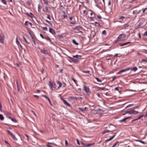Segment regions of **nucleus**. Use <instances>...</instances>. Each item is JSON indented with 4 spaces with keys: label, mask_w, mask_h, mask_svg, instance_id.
I'll use <instances>...</instances> for the list:
<instances>
[{
    "label": "nucleus",
    "mask_w": 147,
    "mask_h": 147,
    "mask_svg": "<svg viewBox=\"0 0 147 147\" xmlns=\"http://www.w3.org/2000/svg\"><path fill=\"white\" fill-rule=\"evenodd\" d=\"M10 123L11 125L16 126L18 125V121L15 118L11 117L10 116Z\"/></svg>",
    "instance_id": "1"
},
{
    "label": "nucleus",
    "mask_w": 147,
    "mask_h": 147,
    "mask_svg": "<svg viewBox=\"0 0 147 147\" xmlns=\"http://www.w3.org/2000/svg\"><path fill=\"white\" fill-rule=\"evenodd\" d=\"M126 35L124 34H120L117 38V41H122L124 40V39ZM115 42H117V40L115 41Z\"/></svg>",
    "instance_id": "2"
},
{
    "label": "nucleus",
    "mask_w": 147,
    "mask_h": 147,
    "mask_svg": "<svg viewBox=\"0 0 147 147\" xmlns=\"http://www.w3.org/2000/svg\"><path fill=\"white\" fill-rule=\"evenodd\" d=\"M131 69V67H129L128 68H126L124 69H123V70H121L117 73V74H121V73H122L128 70H130Z\"/></svg>",
    "instance_id": "3"
},
{
    "label": "nucleus",
    "mask_w": 147,
    "mask_h": 147,
    "mask_svg": "<svg viewBox=\"0 0 147 147\" xmlns=\"http://www.w3.org/2000/svg\"><path fill=\"white\" fill-rule=\"evenodd\" d=\"M84 90L88 94H90L91 92H90V89L88 87H87L85 85H84Z\"/></svg>",
    "instance_id": "4"
},
{
    "label": "nucleus",
    "mask_w": 147,
    "mask_h": 147,
    "mask_svg": "<svg viewBox=\"0 0 147 147\" xmlns=\"http://www.w3.org/2000/svg\"><path fill=\"white\" fill-rule=\"evenodd\" d=\"M10 135L11 136L12 138V139L13 140L15 141L17 140V138L16 137L15 134H13L10 131Z\"/></svg>",
    "instance_id": "5"
},
{
    "label": "nucleus",
    "mask_w": 147,
    "mask_h": 147,
    "mask_svg": "<svg viewBox=\"0 0 147 147\" xmlns=\"http://www.w3.org/2000/svg\"><path fill=\"white\" fill-rule=\"evenodd\" d=\"M49 85L50 87L52 89L53 88H56V85L54 83H52L51 82L49 81Z\"/></svg>",
    "instance_id": "6"
},
{
    "label": "nucleus",
    "mask_w": 147,
    "mask_h": 147,
    "mask_svg": "<svg viewBox=\"0 0 147 147\" xmlns=\"http://www.w3.org/2000/svg\"><path fill=\"white\" fill-rule=\"evenodd\" d=\"M61 100H62L63 103L65 105H67L68 106L70 107H71V105L70 104L67 102L65 99L63 98H61Z\"/></svg>",
    "instance_id": "7"
},
{
    "label": "nucleus",
    "mask_w": 147,
    "mask_h": 147,
    "mask_svg": "<svg viewBox=\"0 0 147 147\" xmlns=\"http://www.w3.org/2000/svg\"><path fill=\"white\" fill-rule=\"evenodd\" d=\"M4 36L2 34H0V42L3 43V42Z\"/></svg>",
    "instance_id": "8"
},
{
    "label": "nucleus",
    "mask_w": 147,
    "mask_h": 147,
    "mask_svg": "<svg viewBox=\"0 0 147 147\" xmlns=\"http://www.w3.org/2000/svg\"><path fill=\"white\" fill-rule=\"evenodd\" d=\"M42 96L43 97H45V98H47L48 100V101H49V103L50 104V105H52V106L53 105V104H52L51 103V100H50V99H49V98L47 96H46V95H42Z\"/></svg>",
    "instance_id": "9"
},
{
    "label": "nucleus",
    "mask_w": 147,
    "mask_h": 147,
    "mask_svg": "<svg viewBox=\"0 0 147 147\" xmlns=\"http://www.w3.org/2000/svg\"><path fill=\"white\" fill-rule=\"evenodd\" d=\"M131 118V117H126L125 118H124V119H122V120H119V122H121H121H125V121L127 119H129V118Z\"/></svg>",
    "instance_id": "10"
},
{
    "label": "nucleus",
    "mask_w": 147,
    "mask_h": 147,
    "mask_svg": "<svg viewBox=\"0 0 147 147\" xmlns=\"http://www.w3.org/2000/svg\"><path fill=\"white\" fill-rule=\"evenodd\" d=\"M78 109L81 111H86V110H88V108L86 107L84 108H78Z\"/></svg>",
    "instance_id": "11"
},
{
    "label": "nucleus",
    "mask_w": 147,
    "mask_h": 147,
    "mask_svg": "<svg viewBox=\"0 0 147 147\" xmlns=\"http://www.w3.org/2000/svg\"><path fill=\"white\" fill-rule=\"evenodd\" d=\"M97 1L99 3L101 4L102 5L103 4L105 5V0H98Z\"/></svg>",
    "instance_id": "12"
},
{
    "label": "nucleus",
    "mask_w": 147,
    "mask_h": 147,
    "mask_svg": "<svg viewBox=\"0 0 147 147\" xmlns=\"http://www.w3.org/2000/svg\"><path fill=\"white\" fill-rule=\"evenodd\" d=\"M40 52L42 53L45 54H47L48 53L47 50H41Z\"/></svg>",
    "instance_id": "13"
},
{
    "label": "nucleus",
    "mask_w": 147,
    "mask_h": 147,
    "mask_svg": "<svg viewBox=\"0 0 147 147\" xmlns=\"http://www.w3.org/2000/svg\"><path fill=\"white\" fill-rule=\"evenodd\" d=\"M49 31L50 33H51L53 34H55V32L54 30L52 28H50L49 29Z\"/></svg>",
    "instance_id": "14"
},
{
    "label": "nucleus",
    "mask_w": 147,
    "mask_h": 147,
    "mask_svg": "<svg viewBox=\"0 0 147 147\" xmlns=\"http://www.w3.org/2000/svg\"><path fill=\"white\" fill-rule=\"evenodd\" d=\"M131 43V42H126V43H124L121 44L120 45V46L122 47V46L127 45V44H129Z\"/></svg>",
    "instance_id": "15"
},
{
    "label": "nucleus",
    "mask_w": 147,
    "mask_h": 147,
    "mask_svg": "<svg viewBox=\"0 0 147 147\" xmlns=\"http://www.w3.org/2000/svg\"><path fill=\"white\" fill-rule=\"evenodd\" d=\"M57 82L58 84V85H59V86L58 87V88H60L62 86V84L61 82L59 81H57Z\"/></svg>",
    "instance_id": "16"
},
{
    "label": "nucleus",
    "mask_w": 147,
    "mask_h": 147,
    "mask_svg": "<svg viewBox=\"0 0 147 147\" xmlns=\"http://www.w3.org/2000/svg\"><path fill=\"white\" fill-rule=\"evenodd\" d=\"M29 24L31 26H32V24L30 22L28 21H26L25 23V25L28 26Z\"/></svg>",
    "instance_id": "17"
},
{
    "label": "nucleus",
    "mask_w": 147,
    "mask_h": 147,
    "mask_svg": "<svg viewBox=\"0 0 147 147\" xmlns=\"http://www.w3.org/2000/svg\"><path fill=\"white\" fill-rule=\"evenodd\" d=\"M73 57H74L76 58L80 59L81 58L82 56L81 55H76L74 56Z\"/></svg>",
    "instance_id": "18"
},
{
    "label": "nucleus",
    "mask_w": 147,
    "mask_h": 147,
    "mask_svg": "<svg viewBox=\"0 0 147 147\" xmlns=\"http://www.w3.org/2000/svg\"><path fill=\"white\" fill-rule=\"evenodd\" d=\"M45 38L47 40H49L51 43L52 42V41L49 37H45Z\"/></svg>",
    "instance_id": "19"
},
{
    "label": "nucleus",
    "mask_w": 147,
    "mask_h": 147,
    "mask_svg": "<svg viewBox=\"0 0 147 147\" xmlns=\"http://www.w3.org/2000/svg\"><path fill=\"white\" fill-rule=\"evenodd\" d=\"M69 98L70 99H72L73 100H76L77 98L76 97H73V96H70L69 97Z\"/></svg>",
    "instance_id": "20"
},
{
    "label": "nucleus",
    "mask_w": 147,
    "mask_h": 147,
    "mask_svg": "<svg viewBox=\"0 0 147 147\" xmlns=\"http://www.w3.org/2000/svg\"><path fill=\"white\" fill-rule=\"evenodd\" d=\"M72 42L75 45H78V43L77 42L76 40L74 39L73 40H72Z\"/></svg>",
    "instance_id": "21"
},
{
    "label": "nucleus",
    "mask_w": 147,
    "mask_h": 147,
    "mask_svg": "<svg viewBox=\"0 0 147 147\" xmlns=\"http://www.w3.org/2000/svg\"><path fill=\"white\" fill-rule=\"evenodd\" d=\"M94 144H95L94 143H93L92 144H86V147H89L93 145Z\"/></svg>",
    "instance_id": "22"
},
{
    "label": "nucleus",
    "mask_w": 147,
    "mask_h": 147,
    "mask_svg": "<svg viewBox=\"0 0 147 147\" xmlns=\"http://www.w3.org/2000/svg\"><path fill=\"white\" fill-rule=\"evenodd\" d=\"M111 131H110L109 130H105L102 133V134H105V133H108V132H111Z\"/></svg>",
    "instance_id": "23"
},
{
    "label": "nucleus",
    "mask_w": 147,
    "mask_h": 147,
    "mask_svg": "<svg viewBox=\"0 0 147 147\" xmlns=\"http://www.w3.org/2000/svg\"><path fill=\"white\" fill-rule=\"evenodd\" d=\"M131 68V69L132 71H136L138 69V68L136 67H134L133 68Z\"/></svg>",
    "instance_id": "24"
},
{
    "label": "nucleus",
    "mask_w": 147,
    "mask_h": 147,
    "mask_svg": "<svg viewBox=\"0 0 147 147\" xmlns=\"http://www.w3.org/2000/svg\"><path fill=\"white\" fill-rule=\"evenodd\" d=\"M132 111L133 112V114H136L139 113L138 112L136 111H134V109L132 110Z\"/></svg>",
    "instance_id": "25"
},
{
    "label": "nucleus",
    "mask_w": 147,
    "mask_h": 147,
    "mask_svg": "<svg viewBox=\"0 0 147 147\" xmlns=\"http://www.w3.org/2000/svg\"><path fill=\"white\" fill-rule=\"evenodd\" d=\"M127 113H128L130 114H132L133 113L132 110H131L130 111H127Z\"/></svg>",
    "instance_id": "26"
},
{
    "label": "nucleus",
    "mask_w": 147,
    "mask_h": 147,
    "mask_svg": "<svg viewBox=\"0 0 147 147\" xmlns=\"http://www.w3.org/2000/svg\"><path fill=\"white\" fill-rule=\"evenodd\" d=\"M78 60L75 59H73L72 61H73V62L75 63H77L78 62Z\"/></svg>",
    "instance_id": "27"
},
{
    "label": "nucleus",
    "mask_w": 147,
    "mask_h": 147,
    "mask_svg": "<svg viewBox=\"0 0 147 147\" xmlns=\"http://www.w3.org/2000/svg\"><path fill=\"white\" fill-rule=\"evenodd\" d=\"M0 119L1 120H3L4 119V117L1 114H0Z\"/></svg>",
    "instance_id": "28"
},
{
    "label": "nucleus",
    "mask_w": 147,
    "mask_h": 147,
    "mask_svg": "<svg viewBox=\"0 0 147 147\" xmlns=\"http://www.w3.org/2000/svg\"><path fill=\"white\" fill-rule=\"evenodd\" d=\"M45 9H46V12L47 13H49L50 12V11L48 9V8L47 6L45 7Z\"/></svg>",
    "instance_id": "29"
},
{
    "label": "nucleus",
    "mask_w": 147,
    "mask_h": 147,
    "mask_svg": "<svg viewBox=\"0 0 147 147\" xmlns=\"http://www.w3.org/2000/svg\"><path fill=\"white\" fill-rule=\"evenodd\" d=\"M42 29L45 31H47L48 29L46 27H42Z\"/></svg>",
    "instance_id": "30"
},
{
    "label": "nucleus",
    "mask_w": 147,
    "mask_h": 147,
    "mask_svg": "<svg viewBox=\"0 0 147 147\" xmlns=\"http://www.w3.org/2000/svg\"><path fill=\"white\" fill-rule=\"evenodd\" d=\"M23 38L24 39V40L28 44H29L30 43L28 42L27 41V40L26 39V38L24 37V36H23Z\"/></svg>",
    "instance_id": "31"
},
{
    "label": "nucleus",
    "mask_w": 147,
    "mask_h": 147,
    "mask_svg": "<svg viewBox=\"0 0 147 147\" xmlns=\"http://www.w3.org/2000/svg\"><path fill=\"white\" fill-rule=\"evenodd\" d=\"M95 78L97 80L98 82H101L102 80L99 79L97 77H95Z\"/></svg>",
    "instance_id": "32"
},
{
    "label": "nucleus",
    "mask_w": 147,
    "mask_h": 147,
    "mask_svg": "<svg viewBox=\"0 0 147 147\" xmlns=\"http://www.w3.org/2000/svg\"><path fill=\"white\" fill-rule=\"evenodd\" d=\"M119 141H117L114 144L113 146L114 147H115L117 145V144L119 143Z\"/></svg>",
    "instance_id": "33"
},
{
    "label": "nucleus",
    "mask_w": 147,
    "mask_h": 147,
    "mask_svg": "<svg viewBox=\"0 0 147 147\" xmlns=\"http://www.w3.org/2000/svg\"><path fill=\"white\" fill-rule=\"evenodd\" d=\"M142 24V22L140 23L137 26L138 28H140Z\"/></svg>",
    "instance_id": "34"
},
{
    "label": "nucleus",
    "mask_w": 147,
    "mask_h": 147,
    "mask_svg": "<svg viewBox=\"0 0 147 147\" xmlns=\"http://www.w3.org/2000/svg\"><path fill=\"white\" fill-rule=\"evenodd\" d=\"M81 28V26H76L75 28V29H77L80 28Z\"/></svg>",
    "instance_id": "35"
},
{
    "label": "nucleus",
    "mask_w": 147,
    "mask_h": 147,
    "mask_svg": "<svg viewBox=\"0 0 147 147\" xmlns=\"http://www.w3.org/2000/svg\"><path fill=\"white\" fill-rule=\"evenodd\" d=\"M102 34H103L104 35L106 34H107V32H106V31L105 30H103L102 32Z\"/></svg>",
    "instance_id": "36"
},
{
    "label": "nucleus",
    "mask_w": 147,
    "mask_h": 147,
    "mask_svg": "<svg viewBox=\"0 0 147 147\" xmlns=\"http://www.w3.org/2000/svg\"><path fill=\"white\" fill-rule=\"evenodd\" d=\"M2 2L4 4H6V3L5 0H1Z\"/></svg>",
    "instance_id": "37"
},
{
    "label": "nucleus",
    "mask_w": 147,
    "mask_h": 147,
    "mask_svg": "<svg viewBox=\"0 0 147 147\" xmlns=\"http://www.w3.org/2000/svg\"><path fill=\"white\" fill-rule=\"evenodd\" d=\"M26 14L27 15V16H29V17H31V18H33V17L32 16H30V14H29V13H26Z\"/></svg>",
    "instance_id": "38"
},
{
    "label": "nucleus",
    "mask_w": 147,
    "mask_h": 147,
    "mask_svg": "<svg viewBox=\"0 0 147 147\" xmlns=\"http://www.w3.org/2000/svg\"><path fill=\"white\" fill-rule=\"evenodd\" d=\"M105 89V88L99 87L98 89L99 90H104V89Z\"/></svg>",
    "instance_id": "39"
},
{
    "label": "nucleus",
    "mask_w": 147,
    "mask_h": 147,
    "mask_svg": "<svg viewBox=\"0 0 147 147\" xmlns=\"http://www.w3.org/2000/svg\"><path fill=\"white\" fill-rule=\"evenodd\" d=\"M125 27L126 28L129 26V25L128 24H126L124 25Z\"/></svg>",
    "instance_id": "40"
},
{
    "label": "nucleus",
    "mask_w": 147,
    "mask_h": 147,
    "mask_svg": "<svg viewBox=\"0 0 147 147\" xmlns=\"http://www.w3.org/2000/svg\"><path fill=\"white\" fill-rule=\"evenodd\" d=\"M76 100H79L80 99H82L83 98L82 97H76Z\"/></svg>",
    "instance_id": "41"
},
{
    "label": "nucleus",
    "mask_w": 147,
    "mask_h": 147,
    "mask_svg": "<svg viewBox=\"0 0 147 147\" xmlns=\"http://www.w3.org/2000/svg\"><path fill=\"white\" fill-rule=\"evenodd\" d=\"M46 22L47 23H48L49 24H50V25H52V24L51 23V22L50 21H48V20H46Z\"/></svg>",
    "instance_id": "42"
},
{
    "label": "nucleus",
    "mask_w": 147,
    "mask_h": 147,
    "mask_svg": "<svg viewBox=\"0 0 147 147\" xmlns=\"http://www.w3.org/2000/svg\"><path fill=\"white\" fill-rule=\"evenodd\" d=\"M95 24H98V27H100V24L98 23L97 22H95Z\"/></svg>",
    "instance_id": "43"
},
{
    "label": "nucleus",
    "mask_w": 147,
    "mask_h": 147,
    "mask_svg": "<svg viewBox=\"0 0 147 147\" xmlns=\"http://www.w3.org/2000/svg\"><path fill=\"white\" fill-rule=\"evenodd\" d=\"M83 72L84 73L89 74L90 73V71L88 70L87 71H83Z\"/></svg>",
    "instance_id": "44"
},
{
    "label": "nucleus",
    "mask_w": 147,
    "mask_h": 147,
    "mask_svg": "<svg viewBox=\"0 0 147 147\" xmlns=\"http://www.w3.org/2000/svg\"><path fill=\"white\" fill-rule=\"evenodd\" d=\"M125 18V17L123 16H121L119 17V19H124Z\"/></svg>",
    "instance_id": "45"
},
{
    "label": "nucleus",
    "mask_w": 147,
    "mask_h": 147,
    "mask_svg": "<svg viewBox=\"0 0 147 147\" xmlns=\"http://www.w3.org/2000/svg\"><path fill=\"white\" fill-rule=\"evenodd\" d=\"M71 79L74 82L75 84H76V82H77V81L76 80H75V79L73 78H71Z\"/></svg>",
    "instance_id": "46"
},
{
    "label": "nucleus",
    "mask_w": 147,
    "mask_h": 147,
    "mask_svg": "<svg viewBox=\"0 0 147 147\" xmlns=\"http://www.w3.org/2000/svg\"><path fill=\"white\" fill-rule=\"evenodd\" d=\"M141 61L142 62H145L146 63H147V60L144 59H142Z\"/></svg>",
    "instance_id": "47"
},
{
    "label": "nucleus",
    "mask_w": 147,
    "mask_h": 147,
    "mask_svg": "<svg viewBox=\"0 0 147 147\" xmlns=\"http://www.w3.org/2000/svg\"><path fill=\"white\" fill-rule=\"evenodd\" d=\"M111 140H112L111 138H110L109 139L106 140H105V142H108L110 141Z\"/></svg>",
    "instance_id": "48"
},
{
    "label": "nucleus",
    "mask_w": 147,
    "mask_h": 147,
    "mask_svg": "<svg viewBox=\"0 0 147 147\" xmlns=\"http://www.w3.org/2000/svg\"><path fill=\"white\" fill-rule=\"evenodd\" d=\"M22 144H23V143H22V142H20L19 143H18V145L19 146H22L23 145Z\"/></svg>",
    "instance_id": "49"
},
{
    "label": "nucleus",
    "mask_w": 147,
    "mask_h": 147,
    "mask_svg": "<svg viewBox=\"0 0 147 147\" xmlns=\"http://www.w3.org/2000/svg\"><path fill=\"white\" fill-rule=\"evenodd\" d=\"M137 10H135V11H133V13H132L133 14H135V13H137Z\"/></svg>",
    "instance_id": "50"
},
{
    "label": "nucleus",
    "mask_w": 147,
    "mask_h": 147,
    "mask_svg": "<svg viewBox=\"0 0 147 147\" xmlns=\"http://www.w3.org/2000/svg\"><path fill=\"white\" fill-rule=\"evenodd\" d=\"M81 144L82 145H84V146H86V144H85V143H83L82 142H81Z\"/></svg>",
    "instance_id": "51"
},
{
    "label": "nucleus",
    "mask_w": 147,
    "mask_h": 147,
    "mask_svg": "<svg viewBox=\"0 0 147 147\" xmlns=\"http://www.w3.org/2000/svg\"><path fill=\"white\" fill-rule=\"evenodd\" d=\"M40 4H39L38 6V11H39V10H40Z\"/></svg>",
    "instance_id": "52"
},
{
    "label": "nucleus",
    "mask_w": 147,
    "mask_h": 147,
    "mask_svg": "<svg viewBox=\"0 0 147 147\" xmlns=\"http://www.w3.org/2000/svg\"><path fill=\"white\" fill-rule=\"evenodd\" d=\"M143 35L144 36H147V31L145 32L143 34Z\"/></svg>",
    "instance_id": "53"
},
{
    "label": "nucleus",
    "mask_w": 147,
    "mask_h": 147,
    "mask_svg": "<svg viewBox=\"0 0 147 147\" xmlns=\"http://www.w3.org/2000/svg\"><path fill=\"white\" fill-rule=\"evenodd\" d=\"M68 144V143L67 141V140H65V145L66 146H67Z\"/></svg>",
    "instance_id": "54"
},
{
    "label": "nucleus",
    "mask_w": 147,
    "mask_h": 147,
    "mask_svg": "<svg viewBox=\"0 0 147 147\" xmlns=\"http://www.w3.org/2000/svg\"><path fill=\"white\" fill-rule=\"evenodd\" d=\"M97 17L98 18L100 19H101V18H102L101 16L100 15H97Z\"/></svg>",
    "instance_id": "55"
},
{
    "label": "nucleus",
    "mask_w": 147,
    "mask_h": 147,
    "mask_svg": "<svg viewBox=\"0 0 147 147\" xmlns=\"http://www.w3.org/2000/svg\"><path fill=\"white\" fill-rule=\"evenodd\" d=\"M47 18L49 19L50 20H51V18L50 17L49 15V14H47Z\"/></svg>",
    "instance_id": "56"
},
{
    "label": "nucleus",
    "mask_w": 147,
    "mask_h": 147,
    "mask_svg": "<svg viewBox=\"0 0 147 147\" xmlns=\"http://www.w3.org/2000/svg\"><path fill=\"white\" fill-rule=\"evenodd\" d=\"M76 141H77L78 144L79 145H80V142H79V141L78 140V139H76Z\"/></svg>",
    "instance_id": "57"
},
{
    "label": "nucleus",
    "mask_w": 147,
    "mask_h": 147,
    "mask_svg": "<svg viewBox=\"0 0 147 147\" xmlns=\"http://www.w3.org/2000/svg\"><path fill=\"white\" fill-rule=\"evenodd\" d=\"M40 36L43 39H44L45 38V37H44V36L43 35H42V34H40Z\"/></svg>",
    "instance_id": "58"
},
{
    "label": "nucleus",
    "mask_w": 147,
    "mask_h": 147,
    "mask_svg": "<svg viewBox=\"0 0 147 147\" xmlns=\"http://www.w3.org/2000/svg\"><path fill=\"white\" fill-rule=\"evenodd\" d=\"M25 135L26 136V138H27V139H27V140L28 141H29V137H28V136L26 134H25Z\"/></svg>",
    "instance_id": "59"
},
{
    "label": "nucleus",
    "mask_w": 147,
    "mask_h": 147,
    "mask_svg": "<svg viewBox=\"0 0 147 147\" xmlns=\"http://www.w3.org/2000/svg\"><path fill=\"white\" fill-rule=\"evenodd\" d=\"M16 42L17 44L18 45H19V44H20L19 42L17 39Z\"/></svg>",
    "instance_id": "60"
},
{
    "label": "nucleus",
    "mask_w": 147,
    "mask_h": 147,
    "mask_svg": "<svg viewBox=\"0 0 147 147\" xmlns=\"http://www.w3.org/2000/svg\"><path fill=\"white\" fill-rule=\"evenodd\" d=\"M133 105H134L133 104H130V105H127V107H130Z\"/></svg>",
    "instance_id": "61"
},
{
    "label": "nucleus",
    "mask_w": 147,
    "mask_h": 147,
    "mask_svg": "<svg viewBox=\"0 0 147 147\" xmlns=\"http://www.w3.org/2000/svg\"><path fill=\"white\" fill-rule=\"evenodd\" d=\"M140 142L141 143H142L143 144H145V142H144L142 141L141 140H140Z\"/></svg>",
    "instance_id": "62"
},
{
    "label": "nucleus",
    "mask_w": 147,
    "mask_h": 147,
    "mask_svg": "<svg viewBox=\"0 0 147 147\" xmlns=\"http://www.w3.org/2000/svg\"><path fill=\"white\" fill-rule=\"evenodd\" d=\"M96 95H97V96H98V97H101L100 94L99 93H97L96 94Z\"/></svg>",
    "instance_id": "63"
},
{
    "label": "nucleus",
    "mask_w": 147,
    "mask_h": 147,
    "mask_svg": "<svg viewBox=\"0 0 147 147\" xmlns=\"http://www.w3.org/2000/svg\"><path fill=\"white\" fill-rule=\"evenodd\" d=\"M47 147H52L51 145H50L49 144H47Z\"/></svg>",
    "instance_id": "64"
}]
</instances>
